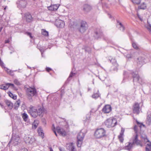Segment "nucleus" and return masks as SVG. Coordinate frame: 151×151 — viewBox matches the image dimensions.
I'll list each match as a JSON object with an SVG mask.
<instances>
[{
  "instance_id": "f257e3e1",
  "label": "nucleus",
  "mask_w": 151,
  "mask_h": 151,
  "mask_svg": "<svg viewBox=\"0 0 151 151\" xmlns=\"http://www.w3.org/2000/svg\"><path fill=\"white\" fill-rule=\"evenodd\" d=\"M43 111V110L41 108H38L37 109L34 106L30 107L29 111L30 115L34 118H36L38 115H41Z\"/></svg>"
},
{
  "instance_id": "f03ea898",
  "label": "nucleus",
  "mask_w": 151,
  "mask_h": 151,
  "mask_svg": "<svg viewBox=\"0 0 151 151\" xmlns=\"http://www.w3.org/2000/svg\"><path fill=\"white\" fill-rule=\"evenodd\" d=\"M106 131L104 128H98L95 130L94 136L96 139H100L106 137Z\"/></svg>"
},
{
  "instance_id": "7ed1b4c3",
  "label": "nucleus",
  "mask_w": 151,
  "mask_h": 151,
  "mask_svg": "<svg viewBox=\"0 0 151 151\" xmlns=\"http://www.w3.org/2000/svg\"><path fill=\"white\" fill-rule=\"evenodd\" d=\"M116 119L113 117L107 119L104 122L105 125L108 127L110 128L115 127L117 124Z\"/></svg>"
},
{
  "instance_id": "20e7f679",
  "label": "nucleus",
  "mask_w": 151,
  "mask_h": 151,
  "mask_svg": "<svg viewBox=\"0 0 151 151\" xmlns=\"http://www.w3.org/2000/svg\"><path fill=\"white\" fill-rule=\"evenodd\" d=\"M26 93L29 98L32 99V97L37 94V90L35 88L29 87L27 89Z\"/></svg>"
},
{
  "instance_id": "39448f33",
  "label": "nucleus",
  "mask_w": 151,
  "mask_h": 151,
  "mask_svg": "<svg viewBox=\"0 0 151 151\" xmlns=\"http://www.w3.org/2000/svg\"><path fill=\"white\" fill-rule=\"evenodd\" d=\"M140 106L139 104L138 103H135L133 105V113L139 114L140 112Z\"/></svg>"
},
{
  "instance_id": "423d86ee",
  "label": "nucleus",
  "mask_w": 151,
  "mask_h": 151,
  "mask_svg": "<svg viewBox=\"0 0 151 151\" xmlns=\"http://www.w3.org/2000/svg\"><path fill=\"white\" fill-rule=\"evenodd\" d=\"M112 110L111 107L110 105H106L102 108V111L105 114L109 113Z\"/></svg>"
},
{
  "instance_id": "0eeeda50",
  "label": "nucleus",
  "mask_w": 151,
  "mask_h": 151,
  "mask_svg": "<svg viewBox=\"0 0 151 151\" xmlns=\"http://www.w3.org/2000/svg\"><path fill=\"white\" fill-rule=\"evenodd\" d=\"M133 142L134 144H135L137 145H139L141 147L142 146V142L140 140L138 139V134H136L134 136L133 140Z\"/></svg>"
},
{
  "instance_id": "6e6552de",
  "label": "nucleus",
  "mask_w": 151,
  "mask_h": 151,
  "mask_svg": "<svg viewBox=\"0 0 151 151\" xmlns=\"http://www.w3.org/2000/svg\"><path fill=\"white\" fill-rule=\"evenodd\" d=\"M55 24L57 27L59 28L63 27L65 26V23L64 21L59 19L56 20Z\"/></svg>"
},
{
  "instance_id": "1a4fd4ad",
  "label": "nucleus",
  "mask_w": 151,
  "mask_h": 151,
  "mask_svg": "<svg viewBox=\"0 0 151 151\" xmlns=\"http://www.w3.org/2000/svg\"><path fill=\"white\" fill-rule=\"evenodd\" d=\"M87 25L86 22L82 21L81 22V27L79 28V31L81 32H84L86 29Z\"/></svg>"
},
{
  "instance_id": "9d476101",
  "label": "nucleus",
  "mask_w": 151,
  "mask_h": 151,
  "mask_svg": "<svg viewBox=\"0 0 151 151\" xmlns=\"http://www.w3.org/2000/svg\"><path fill=\"white\" fill-rule=\"evenodd\" d=\"M56 130L58 133L62 136H65L66 134L65 131L64 129L60 128L59 127H56Z\"/></svg>"
},
{
  "instance_id": "9b49d317",
  "label": "nucleus",
  "mask_w": 151,
  "mask_h": 151,
  "mask_svg": "<svg viewBox=\"0 0 151 151\" xmlns=\"http://www.w3.org/2000/svg\"><path fill=\"white\" fill-rule=\"evenodd\" d=\"M125 131L124 129L122 128L121 132L119 135L118 136V139L121 143H122L124 141L123 136Z\"/></svg>"
},
{
  "instance_id": "f8f14e48",
  "label": "nucleus",
  "mask_w": 151,
  "mask_h": 151,
  "mask_svg": "<svg viewBox=\"0 0 151 151\" xmlns=\"http://www.w3.org/2000/svg\"><path fill=\"white\" fill-rule=\"evenodd\" d=\"M59 5L58 4L51 5L50 6H48V9L51 11H56L58 9Z\"/></svg>"
},
{
  "instance_id": "ddd939ff",
  "label": "nucleus",
  "mask_w": 151,
  "mask_h": 151,
  "mask_svg": "<svg viewBox=\"0 0 151 151\" xmlns=\"http://www.w3.org/2000/svg\"><path fill=\"white\" fill-rule=\"evenodd\" d=\"M25 17L28 22H31L32 21V18L31 14L29 13H27L25 14Z\"/></svg>"
},
{
  "instance_id": "4468645a",
  "label": "nucleus",
  "mask_w": 151,
  "mask_h": 151,
  "mask_svg": "<svg viewBox=\"0 0 151 151\" xmlns=\"http://www.w3.org/2000/svg\"><path fill=\"white\" fill-rule=\"evenodd\" d=\"M5 103L8 107L10 109H12L13 107V103L9 100H6L5 101Z\"/></svg>"
},
{
  "instance_id": "2eb2a0df",
  "label": "nucleus",
  "mask_w": 151,
  "mask_h": 151,
  "mask_svg": "<svg viewBox=\"0 0 151 151\" xmlns=\"http://www.w3.org/2000/svg\"><path fill=\"white\" fill-rule=\"evenodd\" d=\"M37 132L39 135L42 138H43L44 136V134L43 132V130L42 128L39 127L37 129Z\"/></svg>"
},
{
  "instance_id": "dca6fc26",
  "label": "nucleus",
  "mask_w": 151,
  "mask_h": 151,
  "mask_svg": "<svg viewBox=\"0 0 151 151\" xmlns=\"http://www.w3.org/2000/svg\"><path fill=\"white\" fill-rule=\"evenodd\" d=\"M39 123V121L38 120H35L32 124V129H35L37 127Z\"/></svg>"
},
{
  "instance_id": "f3484780",
  "label": "nucleus",
  "mask_w": 151,
  "mask_h": 151,
  "mask_svg": "<svg viewBox=\"0 0 151 151\" xmlns=\"http://www.w3.org/2000/svg\"><path fill=\"white\" fill-rule=\"evenodd\" d=\"M134 145V144L133 142L132 143L130 142H128V145H127L125 147V149L128 150H130L132 148Z\"/></svg>"
},
{
  "instance_id": "a211bd4d",
  "label": "nucleus",
  "mask_w": 151,
  "mask_h": 151,
  "mask_svg": "<svg viewBox=\"0 0 151 151\" xmlns=\"http://www.w3.org/2000/svg\"><path fill=\"white\" fill-rule=\"evenodd\" d=\"M21 103L20 100L19 99L17 100L14 104V108L15 110H17L19 106Z\"/></svg>"
},
{
  "instance_id": "6ab92c4d",
  "label": "nucleus",
  "mask_w": 151,
  "mask_h": 151,
  "mask_svg": "<svg viewBox=\"0 0 151 151\" xmlns=\"http://www.w3.org/2000/svg\"><path fill=\"white\" fill-rule=\"evenodd\" d=\"M84 137V135L83 132H79L77 136V140H83Z\"/></svg>"
},
{
  "instance_id": "aec40b11",
  "label": "nucleus",
  "mask_w": 151,
  "mask_h": 151,
  "mask_svg": "<svg viewBox=\"0 0 151 151\" xmlns=\"http://www.w3.org/2000/svg\"><path fill=\"white\" fill-rule=\"evenodd\" d=\"M91 9V6L85 4L84 5L83 7V10L85 12H88L90 11Z\"/></svg>"
},
{
  "instance_id": "412c9836",
  "label": "nucleus",
  "mask_w": 151,
  "mask_h": 151,
  "mask_svg": "<svg viewBox=\"0 0 151 151\" xmlns=\"http://www.w3.org/2000/svg\"><path fill=\"white\" fill-rule=\"evenodd\" d=\"M9 88L8 83L2 84L0 86V88L3 90H6Z\"/></svg>"
},
{
  "instance_id": "4be33fe9",
  "label": "nucleus",
  "mask_w": 151,
  "mask_h": 151,
  "mask_svg": "<svg viewBox=\"0 0 151 151\" xmlns=\"http://www.w3.org/2000/svg\"><path fill=\"white\" fill-rule=\"evenodd\" d=\"M136 122L138 125V126L139 127L140 131H141V129L142 127H145V125L142 123L140 122L137 120L136 121Z\"/></svg>"
},
{
  "instance_id": "5701e85b",
  "label": "nucleus",
  "mask_w": 151,
  "mask_h": 151,
  "mask_svg": "<svg viewBox=\"0 0 151 151\" xmlns=\"http://www.w3.org/2000/svg\"><path fill=\"white\" fill-rule=\"evenodd\" d=\"M7 93L9 96L13 99L16 100L17 99V96L15 95H13L10 91H8Z\"/></svg>"
},
{
  "instance_id": "b1692460",
  "label": "nucleus",
  "mask_w": 151,
  "mask_h": 151,
  "mask_svg": "<svg viewBox=\"0 0 151 151\" xmlns=\"http://www.w3.org/2000/svg\"><path fill=\"white\" fill-rule=\"evenodd\" d=\"M146 151H151V142H149L146 145L145 147Z\"/></svg>"
},
{
  "instance_id": "393cba45",
  "label": "nucleus",
  "mask_w": 151,
  "mask_h": 151,
  "mask_svg": "<svg viewBox=\"0 0 151 151\" xmlns=\"http://www.w3.org/2000/svg\"><path fill=\"white\" fill-rule=\"evenodd\" d=\"M41 34L45 36H49V33L48 32L46 31L45 29H41Z\"/></svg>"
},
{
  "instance_id": "a878e982",
  "label": "nucleus",
  "mask_w": 151,
  "mask_h": 151,
  "mask_svg": "<svg viewBox=\"0 0 151 151\" xmlns=\"http://www.w3.org/2000/svg\"><path fill=\"white\" fill-rule=\"evenodd\" d=\"M133 129L136 133V134H138V133L140 132H141V131H140L139 130V127L137 125H135L134 126Z\"/></svg>"
},
{
  "instance_id": "bb28decb",
  "label": "nucleus",
  "mask_w": 151,
  "mask_h": 151,
  "mask_svg": "<svg viewBox=\"0 0 151 151\" xmlns=\"http://www.w3.org/2000/svg\"><path fill=\"white\" fill-rule=\"evenodd\" d=\"M4 70L9 75L11 76H13L14 75L13 72L7 68L6 67L4 68Z\"/></svg>"
},
{
  "instance_id": "cd10ccee",
  "label": "nucleus",
  "mask_w": 151,
  "mask_h": 151,
  "mask_svg": "<svg viewBox=\"0 0 151 151\" xmlns=\"http://www.w3.org/2000/svg\"><path fill=\"white\" fill-rule=\"evenodd\" d=\"M139 9H145L146 8V5L144 3H142L138 7Z\"/></svg>"
},
{
  "instance_id": "c85d7f7f",
  "label": "nucleus",
  "mask_w": 151,
  "mask_h": 151,
  "mask_svg": "<svg viewBox=\"0 0 151 151\" xmlns=\"http://www.w3.org/2000/svg\"><path fill=\"white\" fill-rule=\"evenodd\" d=\"M20 4L22 6L25 7L26 6L27 3L26 1H21L20 2Z\"/></svg>"
},
{
  "instance_id": "c756f323",
  "label": "nucleus",
  "mask_w": 151,
  "mask_h": 151,
  "mask_svg": "<svg viewBox=\"0 0 151 151\" xmlns=\"http://www.w3.org/2000/svg\"><path fill=\"white\" fill-rule=\"evenodd\" d=\"M22 117L24 121H26L27 120L28 116L25 113H23L22 114Z\"/></svg>"
},
{
  "instance_id": "7c9ffc66",
  "label": "nucleus",
  "mask_w": 151,
  "mask_h": 151,
  "mask_svg": "<svg viewBox=\"0 0 151 151\" xmlns=\"http://www.w3.org/2000/svg\"><path fill=\"white\" fill-rule=\"evenodd\" d=\"M142 139L145 143H146L147 142H148V143L149 142H150L146 137H142Z\"/></svg>"
},
{
  "instance_id": "2f4dec72",
  "label": "nucleus",
  "mask_w": 151,
  "mask_h": 151,
  "mask_svg": "<svg viewBox=\"0 0 151 151\" xmlns=\"http://www.w3.org/2000/svg\"><path fill=\"white\" fill-rule=\"evenodd\" d=\"M133 78L134 80L136 79L137 81H138L139 79V76L138 74H134L133 75Z\"/></svg>"
},
{
  "instance_id": "473e14b6",
  "label": "nucleus",
  "mask_w": 151,
  "mask_h": 151,
  "mask_svg": "<svg viewBox=\"0 0 151 151\" xmlns=\"http://www.w3.org/2000/svg\"><path fill=\"white\" fill-rule=\"evenodd\" d=\"M83 140H77V146L78 147H81L82 143Z\"/></svg>"
},
{
  "instance_id": "72a5a7b5",
  "label": "nucleus",
  "mask_w": 151,
  "mask_h": 151,
  "mask_svg": "<svg viewBox=\"0 0 151 151\" xmlns=\"http://www.w3.org/2000/svg\"><path fill=\"white\" fill-rule=\"evenodd\" d=\"M132 47L135 49L138 50L139 49L138 47L136 44L134 42H133L132 44Z\"/></svg>"
},
{
  "instance_id": "f704fd0d",
  "label": "nucleus",
  "mask_w": 151,
  "mask_h": 151,
  "mask_svg": "<svg viewBox=\"0 0 151 151\" xmlns=\"http://www.w3.org/2000/svg\"><path fill=\"white\" fill-rule=\"evenodd\" d=\"M24 140L26 143H29L30 142V139L27 137H25L24 138Z\"/></svg>"
},
{
  "instance_id": "c9c22d12",
  "label": "nucleus",
  "mask_w": 151,
  "mask_h": 151,
  "mask_svg": "<svg viewBox=\"0 0 151 151\" xmlns=\"http://www.w3.org/2000/svg\"><path fill=\"white\" fill-rule=\"evenodd\" d=\"M132 1L133 3L136 4H139L141 2V0H132Z\"/></svg>"
},
{
  "instance_id": "e433bc0d",
  "label": "nucleus",
  "mask_w": 151,
  "mask_h": 151,
  "mask_svg": "<svg viewBox=\"0 0 151 151\" xmlns=\"http://www.w3.org/2000/svg\"><path fill=\"white\" fill-rule=\"evenodd\" d=\"M92 96L93 98L96 99L99 97V95L98 93H94L93 95Z\"/></svg>"
},
{
  "instance_id": "4c0bfd02",
  "label": "nucleus",
  "mask_w": 151,
  "mask_h": 151,
  "mask_svg": "<svg viewBox=\"0 0 151 151\" xmlns=\"http://www.w3.org/2000/svg\"><path fill=\"white\" fill-rule=\"evenodd\" d=\"M14 83L17 85H20V84L19 82L17 79H15L14 81Z\"/></svg>"
},
{
  "instance_id": "58836bf2",
  "label": "nucleus",
  "mask_w": 151,
  "mask_h": 151,
  "mask_svg": "<svg viewBox=\"0 0 151 151\" xmlns=\"http://www.w3.org/2000/svg\"><path fill=\"white\" fill-rule=\"evenodd\" d=\"M52 127H53V128L52 129V130L54 133L56 135V136H57V133L56 132V131H55V127H54V125H52Z\"/></svg>"
},
{
  "instance_id": "ea45409f",
  "label": "nucleus",
  "mask_w": 151,
  "mask_h": 151,
  "mask_svg": "<svg viewBox=\"0 0 151 151\" xmlns=\"http://www.w3.org/2000/svg\"><path fill=\"white\" fill-rule=\"evenodd\" d=\"M70 150L71 151H75L76 150L74 147L71 144L70 146Z\"/></svg>"
},
{
  "instance_id": "a19ab883",
  "label": "nucleus",
  "mask_w": 151,
  "mask_h": 151,
  "mask_svg": "<svg viewBox=\"0 0 151 151\" xmlns=\"http://www.w3.org/2000/svg\"><path fill=\"white\" fill-rule=\"evenodd\" d=\"M8 86L9 87L11 86H12L13 88H14L15 90H17V89H15L14 88V85L12 83H8Z\"/></svg>"
},
{
  "instance_id": "79ce46f5",
  "label": "nucleus",
  "mask_w": 151,
  "mask_h": 151,
  "mask_svg": "<svg viewBox=\"0 0 151 151\" xmlns=\"http://www.w3.org/2000/svg\"><path fill=\"white\" fill-rule=\"evenodd\" d=\"M45 69L46 71L47 72H49L52 70V69L49 67H46Z\"/></svg>"
},
{
  "instance_id": "37998d69",
  "label": "nucleus",
  "mask_w": 151,
  "mask_h": 151,
  "mask_svg": "<svg viewBox=\"0 0 151 151\" xmlns=\"http://www.w3.org/2000/svg\"><path fill=\"white\" fill-rule=\"evenodd\" d=\"M26 33L28 36H29L31 39H32L33 38V37L32 36L31 33L29 32H27Z\"/></svg>"
},
{
  "instance_id": "c03bdc74",
  "label": "nucleus",
  "mask_w": 151,
  "mask_h": 151,
  "mask_svg": "<svg viewBox=\"0 0 151 151\" xmlns=\"http://www.w3.org/2000/svg\"><path fill=\"white\" fill-rule=\"evenodd\" d=\"M0 65L1 67H3L4 66V63L1 60L0 61Z\"/></svg>"
},
{
  "instance_id": "a18cd8bd",
  "label": "nucleus",
  "mask_w": 151,
  "mask_h": 151,
  "mask_svg": "<svg viewBox=\"0 0 151 151\" xmlns=\"http://www.w3.org/2000/svg\"><path fill=\"white\" fill-rule=\"evenodd\" d=\"M147 29L148 30L151 32V26H149L147 27Z\"/></svg>"
},
{
  "instance_id": "49530a36",
  "label": "nucleus",
  "mask_w": 151,
  "mask_h": 151,
  "mask_svg": "<svg viewBox=\"0 0 151 151\" xmlns=\"http://www.w3.org/2000/svg\"><path fill=\"white\" fill-rule=\"evenodd\" d=\"M142 58L141 57L139 58H137V60L139 61H142Z\"/></svg>"
},
{
  "instance_id": "de8ad7c7",
  "label": "nucleus",
  "mask_w": 151,
  "mask_h": 151,
  "mask_svg": "<svg viewBox=\"0 0 151 151\" xmlns=\"http://www.w3.org/2000/svg\"><path fill=\"white\" fill-rule=\"evenodd\" d=\"M119 25L121 26V27L123 29V30L124 29V27L121 23H119Z\"/></svg>"
},
{
  "instance_id": "09e8293b",
  "label": "nucleus",
  "mask_w": 151,
  "mask_h": 151,
  "mask_svg": "<svg viewBox=\"0 0 151 151\" xmlns=\"http://www.w3.org/2000/svg\"><path fill=\"white\" fill-rule=\"evenodd\" d=\"M9 40H6L5 41V43H9Z\"/></svg>"
},
{
  "instance_id": "8fccbe9b",
  "label": "nucleus",
  "mask_w": 151,
  "mask_h": 151,
  "mask_svg": "<svg viewBox=\"0 0 151 151\" xmlns=\"http://www.w3.org/2000/svg\"><path fill=\"white\" fill-rule=\"evenodd\" d=\"M59 150L60 151H63V150L62 148H59Z\"/></svg>"
},
{
  "instance_id": "3c124183",
  "label": "nucleus",
  "mask_w": 151,
  "mask_h": 151,
  "mask_svg": "<svg viewBox=\"0 0 151 151\" xmlns=\"http://www.w3.org/2000/svg\"><path fill=\"white\" fill-rule=\"evenodd\" d=\"M2 29H3V27H0V32H1V31Z\"/></svg>"
},
{
  "instance_id": "603ef678",
  "label": "nucleus",
  "mask_w": 151,
  "mask_h": 151,
  "mask_svg": "<svg viewBox=\"0 0 151 151\" xmlns=\"http://www.w3.org/2000/svg\"><path fill=\"white\" fill-rule=\"evenodd\" d=\"M50 151H53V150L51 148L50 149Z\"/></svg>"
},
{
  "instance_id": "864d4df0",
  "label": "nucleus",
  "mask_w": 151,
  "mask_h": 151,
  "mask_svg": "<svg viewBox=\"0 0 151 151\" xmlns=\"http://www.w3.org/2000/svg\"><path fill=\"white\" fill-rule=\"evenodd\" d=\"M72 76L71 75V74L70 75V77H71Z\"/></svg>"
},
{
  "instance_id": "5fc2aeb1",
  "label": "nucleus",
  "mask_w": 151,
  "mask_h": 151,
  "mask_svg": "<svg viewBox=\"0 0 151 151\" xmlns=\"http://www.w3.org/2000/svg\"><path fill=\"white\" fill-rule=\"evenodd\" d=\"M140 19V20H141V21H142V19Z\"/></svg>"
}]
</instances>
